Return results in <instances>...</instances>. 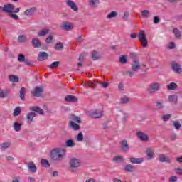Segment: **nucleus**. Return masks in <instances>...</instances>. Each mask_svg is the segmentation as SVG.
<instances>
[{"label": "nucleus", "mask_w": 182, "mask_h": 182, "mask_svg": "<svg viewBox=\"0 0 182 182\" xmlns=\"http://www.w3.org/2000/svg\"><path fill=\"white\" fill-rule=\"evenodd\" d=\"M176 161H178V163H180L181 164H182V156L176 158Z\"/></svg>", "instance_id": "64"}, {"label": "nucleus", "mask_w": 182, "mask_h": 182, "mask_svg": "<svg viewBox=\"0 0 182 182\" xmlns=\"http://www.w3.org/2000/svg\"><path fill=\"white\" fill-rule=\"evenodd\" d=\"M124 170L125 171H127L128 173H133V171H135L136 170V167H134L133 165L132 164H127L124 168Z\"/></svg>", "instance_id": "27"}, {"label": "nucleus", "mask_w": 182, "mask_h": 182, "mask_svg": "<svg viewBox=\"0 0 182 182\" xmlns=\"http://www.w3.org/2000/svg\"><path fill=\"white\" fill-rule=\"evenodd\" d=\"M171 117V114H166L162 117V119L164 122H168Z\"/></svg>", "instance_id": "54"}, {"label": "nucleus", "mask_w": 182, "mask_h": 182, "mask_svg": "<svg viewBox=\"0 0 182 182\" xmlns=\"http://www.w3.org/2000/svg\"><path fill=\"white\" fill-rule=\"evenodd\" d=\"M136 71H133V70H132V71H127V75L128 76H129V77H133V76H134V73Z\"/></svg>", "instance_id": "62"}, {"label": "nucleus", "mask_w": 182, "mask_h": 182, "mask_svg": "<svg viewBox=\"0 0 182 182\" xmlns=\"http://www.w3.org/2000/svg\"><path fill=\"white\" fill-rule=\"evenodd\" d=\"M54 49L55 50H63V43L62 42H58L55 45Z\"/></svg>", "instance_id": "43"}, {"label": "nucleus", "mask_w": 182, "mask_h": 182, "mask_svg": "<svg viewBox=\"0 0 182 182\" xmlns=\"http://www.w3.org/2000/svg\"><path fill=\"white\" fill-rule=\"evenodd\" d=\"M159 161H161V163H170V159L164 154H161L159 155Z\"/></svg>", "instance_id": "29"}, {"label": "nucleus", "mask_w": 182, "mask_h": 182, "mask_svg": "<svg viewBox=\"0 0 182 182\" xmlns=\"http://www.w3.org/2000/svg\"><path fill=\"white\" fill-rule=\"evenodd\" d=\"M26 93V88L24 87H21L20 90V99L21 100H25V95Z\"/></svg>", "instance_id": "39"}, {"label": "nucleus", "mask_w": 182, "mask_h": 182, "mask_svg": "<svg viewBox=\"0 0 182 182\" xmlns=\"http://www.w3.org/2000/svg\"><path fill=\"white\" fill-rule=\"evenodd\" d=\"M76 146V143L73 139H68L65 141V147L73 148Z\"/></svg>", "instance_id": "30"}, {"label": "nucleus", "mask_w": 182, "mask_h": 182, "mask_svg": "<svg viewBox=\"0 0 182 182\" xmlns=\"http://www.w3.org/2000/svg\"><path fill=\"white\" fill-rule=\"evenodd\" d=\"M173 126L176 130H180L181 129V124L178 120H174L173 122Z\"/></svg>", "instance_id": "38"}, {"label": "nucleus", "mask_w": 182, "mask_h": 182, "mask_svg": "<svg viewBox=\"0 0 182 182\" xmlns=\"http://www.w3.org/2000/svg\"><path fill=\"white\" fill-rule=\"evenodd\" d=\"M59 65H60V62H59V61H54L50 65H48V68L49 69H55V68H58V66H59Z\"/></svg>", "instance_id": "42"}, {"label": "nucleus", "mask_w": 182, "mask_h": 182, "mask_svg": "<svg viewBox=\"0 0 182 182\" xmlns=\"http://www.w3.org/2000/svg\"><path fill=\"white\" fill-rule=\"evenodd\" d=\"M100 4V1L99 0H92V8H97Z\"/></svg>", "instance_id": "45"}, {"label": "nucleus", "mask_w": 182, "mask_h": 182, "mask_svg": "<svg viewBox=\"0 0 182 182\" xmlns=\"http://www.w3.org/2000/svg\"><path fill=\"white\" fill-rule=\"evenodd\" d=\"M43 93V86H37L31 91V94L35 97H41V96H42Z\"/></svg>", "instance_id": "4"}, {"label": "nucleus", "mask_w": 182, "mask_h": 182, "mask_svg": "<svg viewBox=\"0 0 182 182\" xmlns=\"http://www.w3.org/2000/svg\"><path fill=\"white\" fill-rule=\"evenodd\" d=\"M61 28L63 29V31H71V29H73V25L69 21H65L62 23Z\"/></svg>", "instance_id": "14"}, {"label": "nucleus", "mask_w": 182, "mask_h": 182, "mask_svg": "<svg viewBox=\"0 0 182 182\" xmlns=\"http://www.w3.org/2000/svg\"><path fill=\"white\" fill-rule=\"evenodd\" d=\"M129 11H125L124 13V16L122 17V19L124 21H127V19H129Z\"/></svg>", "instance_id": "55"}, {"label": "nucleus", "mask_w": 182, "mask_h": 182, "mask_svg": "<svg viewBox=\"0 0 182 182\" xmlns=\"http://www.w3.org/2000/svg\"><path fill=\"white\" fill-rule=\"evenodd\" d=\"M49 58V54L46 52H40L38 55V60L39 62H43V60H46Z\"/></svg>", "instance_id": "13"}, {"label": "nucleus", "mask_w": 182, "mask_h": 182, "mask_svg": "<svg viewBox=\"0 0 182 182\" xmlns=\"http://www.w3.org/2000/svg\"><path fill=\"white\" fill-rule=\"evenodd\" d=\"M172 70L175 73H178L180 75V73H182V68L181 65L176 62H173L171 64Z\"/></svg>", "instance_id": "8"}, {"label": "nucleus", "mask_w": 182, "mask_h": 182, "mask_svg": "<svg viewBox=\"0 0 182 182\" xmlns=\"http://www.w3.org/2000/svg\"><path fill=\"white\" fill-rule=\"evenodd\" d=\"M30 110L31 112H36V113H39V114H43V109H41L39 107H30Z\"/></svg>", "instance_id": "31"}, {"label": "nucleus", "mask_w": 182, "mask_h": 182, "mask_svg": "<svg viewBox=\"0 0 182 182\" xmlns=\"http://www.w3.org/2000/svg\"><path fill=\"white\" fill-rule=\"evenodd\" d=\"M17 41L18 43H23V42H26L28 41V38L26 35H21L18 37Z\"/></svg>", "instance_id": "37"}, {"label": "nucleus", "mask_w": 182, "mask_h": 182, "mask_svg": "<svg viewBox=\"0 0 182 182\" xmlns=\"http://www.w3.org/2000/svg\"><path fill=\"white\" fill-rule=\"evenodd\" d=\"M146 156L148 160H151V159H154L155 154H154V150L151 148H148L146 151Z\"/></svg>", "instance_id": "24"}, {"label": "nucleus", "mask_w": 182, "mask_h": 182, "mask_svg": "<svg viewBox=\"0 0 182 182\" xmlns=\"http://www.w3.org/2000/svg\"><path fill=\"white\" fill-rule=\"evenodd\" d=\"M65 102L68 103H76L77 102V97L75 95H67L65 98Z\"/></svg>", "instance_id": "17"}, {"label": "nucleus", "mask_w": 182, "mask_h": 182, "mask_svg": "<svg viewBox=\"0 0 182 182\" xmlns=\"http://www.w3.org/2000/svg\"><path fill=\"white\" fill-rule=\"evenodd\" d=\"M36 7H31L24 11V15H26V16H32V15L36 13Z\"/></svg>", "instance_id": "21"}, {"label": "nucleus", "mask_w": 182, "mask_h": 182, "mask_svg": "<svg viewBox=\"0 0 182 182\" xmlns=\"http://www.w3.org/2000/svg\"><path fill=\"white\" fill-rule=\"evenodd\" d=\"M22 127V124H20L18 122H14L13 129L15 132H21V129Z\"/></svg>", "instance_id": "33"}, {"label": "nucleus", "mask_w": 182, "mask_h": 182, "mask_svg": "<svg viewBox=\"0 0 182 182\" xmlns=\"http://www.w3.org/2000/svg\"><path fill=\"white\" fill-rule=\"evenodd\" d=\"M92 60H99V59H102V53L97 50L92 51Z\"/></svg>", "instance_id": "22"}, {"label": "nucleus", "mask_w": 182, "mask_h": 182, "mask_svg": "<svg viewBox=\"0 0 182 182\" xmlns=\"http://www.w3.org/2000/svg\"><path fill=\"white\" fill-rule=\"evenodd\" d=\"M177 180H178V178H177V176H171V177L169 178L168 181H169V182H177Z\"/></svg>", "instance_id": "56"}, {"label": "nucleus", "mask_w": 182, "mask_h": 182, "mask_svg": "<svg viewBox=\"0 0 182 182\" xmlns=\"http://www.w3.org/2000/svg\"><path fill=\"white\" fill-rule=\"evenodd\" d=\"M100 85L102 87H104V89H106V88H107V87H109V83H107V82H100Z\"/></svg>", "instance_id": "59"}, {"label": "nucleus", "mask_w": 182, "mask_h": 182, "mask_svg": "<svg viewBox=\"0 0 182 182\" xmlns=\"http://www.w3.org/2000/svg\"><path fill=\"white\" fill-rule=\"evenodd\" d=\"M27 168L30 173H36L38 170L36 165H35V163L33 162L27 163Z\"/></svg>", "instance_id": "12"}, {"label": "nucleus", "mask_w": 182, "mask_h": 182, "mask_svg": "<svg viewBox=\"0 0 182 182\" xmlns=\"http://www.w3.org/2000/svg\"><path fill=\"white\" fill-rule=\"evenodd\" d=\"M139 41L141 42L143 48H147L148 41L146 38V31L144 30H141L139 33Z\"/></svg>", "instance_id": "3"}, {"label": "nucleus", "mask_w": 182, "mask_h": 182, "mask_svg": "<svg viewBox=\"0 0 182 182\" xmlns=\"http://www.w3.org/2000/svg\"><path fill=\"white\" fill-rule=\"evenodd\" d=\"M130 163L132 164H141L144 162V158H134L132 157L129 159Z\"/></svg>", "instance_id": "16"}, {"label": "nucleus", "mask_w": 182, "mask_h": 182, "mask_svg": "<svg viewBox=\"0 0 182 182\" xmlns=\"http://www.w3.org/2000/svg\"><path fill=\"white\" fill-rule=\"evenodd\" d=\"M114 163H122L124 161V158L122 155L116 156L113 158Z\"/></svg>", "instance_id": "34"}, {"label": "nucleus", "mask_w": 182, "mask_h": 182, "mask_svg": "<svg viewBox=\"0 0 182 182\" xmlns=\"http://www.w3.org/2000/svg\"><path fill=\"white\" fill-rule=\"evenodd\" d=\"M119 62L123 65H125V63H127V58H126V55L121 56L119 58Z\"/></svg>", "instance_id": "49"}, {"label": "nucleus", "mask_w": 182, "mask_h": 182, "mask_svg": "<svg viewBox=\"0 0 182 182\" xmlns=\"http://www.w3.org/2000/svg\"><path fill=\"white\" fill-rule=\"evenodd\" d=\"M130 102V98L127 97H124L121 98V103L126 105V103H129Z\"/></svg>", "instance_id": "50"}, {"label": "nucleus", "mask_w": 182, "mask_h": 182, "mask_svg": "<svg viewBox=\"0 0 182 182\" xmlns=\"http://www.w3.org/2000/svg\"><path fill=\"white\" fill-rule=\"evenodd\" d=\"M9 79L10 82H13V83H18V82H19V78L15 75H9Z\"/></svg>", "instance_id": "36"}, {"label": "nucleus", "mask_w": 182, "mask_h": 182, "mask_svg": "<svg viewBox=\"0 0 182 182\" xmlns=\"http://www.w3.org/2000/svg\"><path fill=\"white\" fill-rule=\"evenodd\" d=\"M23 63L25 65H27V66H32V63L28 58H26Z\"/></svg>", "instance_id": "61"}, {"label": "nucleus", "mask_w": 182, "mask_h": 182, "mask_svg": "<svg viewBox=\"0 0 182 182\" xmlns=\"http://www.w3.org/2000/svg\"><path fill=\"white\" fill-rule=\"evenodd\" d=\"M26 58H25V55H23V54H19L18 55V62H20V63H23V62H25V60H26Z\"/></svg>", "instance_id": "51"}, {"label": "nucleus", "mask_w": 182, "mask_h": 182, "mask_svg": "<svg viewBox=\"0 0 182 182\" xmlns=\"http://www.w3.org/2000/svg\"><path fill=\"white\" fill-rule=\"evenodd\" d=\"M9 146H11V142H4L0 144V149L1 150L5 151L9 147Z\"/></svg>", "instance_id": "40"}, {"label": "nucleus", "mask_w": 182, "mask_h": 182, "mask_svg": "<svg viewBox=\"0 0 182 182\" xmlns=\"http://www.w3.org/2000/svg\"><path fill=\"white\" fill-rule=\"evenodd\" d=\"M175 171H176V174H179V176H182V168H176Z\"/></svg>", "instance_id": "60"}, {"label": "nucleus", "mask_w": 182, "mask_h": 182, "mask_svg": "<svg viewBox=\"0 0 182 182\" xmlns=\"http://www.w3.org/2000/svg\"><path fill=\"white\" fill-rule=\"evenodd\" d=\"M14 9H15V5L12 4L4 5V12L6 14H9V15H11V14H14Z\"/></svg>", "instance_id": "9"}, {"label": "nucleus", "mask_w": 182, "mask_h": 182, "mask_svg": "<svg viewBox=\"0 0 182 182\" xmlns=\"http://www.w3.org/2000/svg\"><path fill=\"white\" fill-rule=\"evenodd\" d=\"M76 41L78 43H82V42H83V38L82 37V36H79L78 38H76Z\"/></svg>", "instance_id": "63"}, {"label": "nucleus", "mask_w": 182, "mask_h": 182, "mask_svg": "<svg viewBox=\"0 0 182 182\" xmlns=\"http://www.w3.org/2000/svg\"><path fill=\"white\" fill-rule=\"evenodd\" d=\"M76 140L77 141H83V134L82 132L78 133Z\"/></svg>", "instance_id": "53"}, {"label": "nucleus", "mask_w": 182, "mask_h": 182, "mask_svg": "<svg viewBox=\"0 0 182 182\" xmlns=\"http://www.w3.org/2000/svg\"><path fill=\"white\" fill-rule=\"evenodd\" d=\"M53 41H55V37L53 36H48L46 39V43L49 45V43H53Z\"/></svg>", "instance_id": "44"}, {"label": "nucleus", "mask_w": 182, "mask_h": 182, "mask_svg": "<svg viewBox=\"0 0 182 182\" xmlns=\"http://www.w3.org/2000/svg\"><path fill=\"white\" fill-rule=\"evenodd\" d=\"M173 33L175 38H176V39H180L181 38V33L180 32V30H178V28H173Z\"/></svg>", "instance_id": "35"}, {"label": "nucleus", "mask_w": 182, "mask_h": 182, "mask_svg": "<svg viewBox=\"0 0 182 182\" xmlns=\"http://www.w3.org/2000/svg\"><path fill=\"white\" fill-rule=\"evenodd\" d=\"M49 33V28H44L43 30L39 31L37 33L38 36L39 38H43V36H46L47 34Z\"/></svg>", "instance_id": "26"}, {"label": "nucleus", "mask_w": 182, "mask_h": 182, "mask_svg": "<svg viewBox=\"0 0 182 182\" xmlns=\"http://www.w3.org/2000/svg\"><path fill=\"white\" fill-rule=\"evenodd\" d=\"M68 126L70 127V129L75 130V132L80 130V126L73 121H70L68 124Z\"/></svg>", "instance_id": "25"}, {"label": "nucleus", "mask_w": 182, "mask_h": 182, "mask_svg": "<svg viewBox=\"0 0 182 182\" xmlns=\"http://www.w3.org/2000/svg\"><path fill=\"white\" fill-rule=\"evenodd\" d=\"M35 117H36V112H28L26 116L27 123L31 124V123H32V122H33V119H35Z\"/></svg>", "instance_id": "15"}, {"label": "nucleus", "mask_w": 182, "mask_h": 182, "mask_svg": "<svg viewBox=\"0 0 182 182\" xmlns=\"http://www.w3.org/2000/svg\"><path fill=\"white\" fill-rule=\"evenodd\" d=\"M92 116L94 119H100V117H103V109H95Z\"/></svg>", "instance_id": "11"}, {"label": "nucleus", "mask_w": 182, "mask_h": 182, "mask_svg": "<svg viewBox=\"0 0 182 182\" xmlns=\"http://www.w3.org/2000/svg\"><path fill=\"white\" fill-rule=\"evenodd\" d=\"M31 45L33 48L38 49V48H41V46H42V43L38 38H34L31 41Z\"/></svg>", "instance_id": "18"}, {"label": "nucleus", "mask_w": 182, "mask_h": 182, "mask_svg": "<svg viewBox=\"0 0 182 182\" xmlns=\"http://www.w3.org/2000/svg\"><path fill=\"white\" fill-rule=\"evenodd\" d=\"M41 163L43 167H49L50 166L49 164V161H48L46 159H41Z\"/></svg>", "instance_id": "48"}, {"label": "nucleus", "mask_w": 182, "mask_h": 182, "mask_svg": "<svg viewBox=\"0 0 182 182\" xmlns=\"http://www.w3.org/2000/svg\"><path fill=\"white\" fill-rule=\"evenodd\" d=\"M65 4L67 6L70 8L74 12H77L79 11V8H77V6H76V3L73 1V0H66Z\"/></svg>", "instance_id": "7"}, {"label": "nucleus", "mask_w": 182, "mask_h": 182, "mask_svg": "<svg viewBox=\"0 0 182 182\" xmlns=\"http://www.w3.org/2000/svg\"><path fill=\"white\" fill-rule=\"evenodd\" d=\"M50 157L53 161H62L66 157V149L57 147L50 152Z\"/></svg>", "instance_id": "1"}, {"label": "nucleus", "mask_w": 182, "mask_h": 182, "mask_svg": "<svg viewBox=\"0 0 182 182\" xmlns=\"http://www.w3.org/2000/svg\"><path fill=\"white\" fill-rule=\"evenodd\" d=\"M138 139H140L141 141H149V136L146 133L139 131L136 132Z\"/></svg>", "instance_id": "10"}, {"label": "nucleus", "mask_w": 182, "mask_h": 182, "mask_svg": "<svg viewBox=\"0 0 182 182\" xmlns=\"http://www.w3.org/2000/svg\"><path fill=\"white\" fill-rule=\"evenodd\" d=\"M153 21L155 25H159L160 23V17L159 16H154Z\"/></svg>", "instance_id": "52"}, {"label": "nucleus", "mask_w": 182, "mask_h": 182, "mask_svg": "<svg viewBox=\"0 0 182 182\" xmlns=\"http://www.w3.org/2000/svg\"><path fill=\"white\" fill-rule=\"evenodd\" d=\"M174 48H176V44L173 42H171L168 45V49H174Z\"/></svg>", "instance_id": "58"}, {"label": "nucleus", "mask_w": 182, "mask_h": 182, "mask_svg": "<svg viewBox=\"0 0 182 182\" xmlns=\"http://www.w3.org/2000/svg\"><path fill=\"white\" fill-rule=\"evenodd\" d=\"M80 166V160L76 158H72L70 159L68 162V168L70 173H76Z\"/></svg>", "instance_id": "2"}, {"label": "nucleus", "mask_w": 182, "mask_h": 182, "mask_svg": "<svg viewBox=\"0 0 182 182\" xmlns=\"http://www.w3.org/2000/svg\"><path fill=\"white\" fill-rule=\"evenodd\" d=\"M141 69V64L139 61V59L134 58L132 63V70L133 72H137V70H140Z\"/></svg>", "instance_id": "6"}, {"label": "nucleus", "mask_w": 182, "mask_h": 182, "mask_svg": "<svg viewBox=\"0 0 182 182\" xmlns=\"http://www.w3.org/2000/svg\"><path fill=\"white\" fill-rule=\"evenodd\" d=\"M151 16V13L149 10H143L139 15V18L142 19H149Z\"/></svg>", "instance_id": "19"}, {"label": "nucleus", "mask_w": 182, "mask_h": 182, "mask_svg": "<svg viewBox=\"0 0 182 182\" xmlns=\"http://www.w3.org/2000/svg\"><path fill=\"white\" fill-rule=\"evenodd\" d=\"M121 149L122 151H124V153H127V151L130 150V148L129 147V144L127 143V140H123L121 141Z\"/></svg>", "instance_id": "20"}, {"label": "nucleus", "mask_w": 182, "mask_h": 182, "mask_svg": "<svg viewBox=\"0 0 182 182\" xmlns=\"http://www.w3.org/2000/svg\"><path fill=\"white\" fill-rule=\"evenodd\" d=\"M73 122H74L75 123H78V124H80V123H82V119L79 117L73 116Z\"/></svg>", "instance_id": "47"}, {"label": "nucleus", "mask_w": 182, "mask_h": 182, "mask_svg": "<svg viewBox=\"0 0 182 182\" xmlns=\"http://www.w3.org/2000/svg\"><path fill=\"white\" fill-rule=\"evenodd\" d=\"M155 107L159 110H163L164 109V102H163V100H159L155 102Z\"/></svg>", "instance_id": "28"}, {"label": "nucleus", "mask_w": 182, "mask_h": 182, "mask_svg": "<svg viewBox=\"0 0 182 182\" xmlns=\"http://www.w3.org/2000/svg\"><path fill=\"white\" fill-rule=\"evenodd\" d=\"M21 108L19 107H17L16 108H15L13 114L15 117H16V116H19V114H21Z\"/></svg>", "instance_id": "46"}, {"label": "nucleus", "mask_w": 182, "mask_h": 182, "mask_svg": "<svg viewBox=\"0 0 182 182\" xmlns=\"http://www.w3.org/2000/svg\"><path fill=\"white\" fill-rule=\"evenodd\" d=\"M168 100L170 103L177 105L178 103V97L176 95H171L168 97Z\"/></svg>", "instance_id": "23"}, {"label": "nucleus", "mask_w": 182, "mask_h": 182, "mask_svg": "<svg viewBox=\"0 0 182 182\" xmlns=\"http://www.w3.org/2000/svg\"><path fill=\"white\" fill-rule=\"evenodd\" d=\"M178 87L177 84L176 82H171L167 85L168 90H176V89Z\"/></svg>", "instance_id": "41"}, {"label": "nucleus", "mask_w": 182, "mask_h": 182, "mask_svg": "<svg viewBox=\"0 0 182 182\" xmlns=\"http://www.w3.org/2000/svg\"><path fill=\"white\" fill-rule=\"evenodd\" d=\"M159 90L160 83L158 82L151 83L148 88L149 93H156V92H159Z\"/></svg>", "instance_id": "5"}, {"label": "nucleus", "mask_w": 182, "mask_h": 182, "mask_svg": "<svg viewBox=\"0 0 182 182\" xmlns=\"http://www.w3.org/2000/svg\"><path fill=\"white\" fill-rule=\"evenodd\" d=\"M9 16H11V18H13V19H15L16 21H18V19H19V16H18V15L15 14L14 13L10 14Z\"/></svg>", "instance_id": "57"}, {"label": "nucleus", "mask_w": 182, "mask_h": 182, "mask_svg": "<svg viewBox=\"0 0 182 182\" xmlns=\"http://www.w3.org/2000/svg\"><path fill=\"white\" fill-rule=\"evenodd\" d=\"M114 18H117V11H111L106 16V19H113Z\"/></svg>", "instance_id": "32"}]
</instances>
